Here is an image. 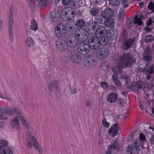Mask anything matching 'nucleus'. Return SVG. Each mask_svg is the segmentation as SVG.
<instances>
[{
	"instance_id": "nucleus-6",
	"label": "nucleus",
	"mask_w": 154,
	"mask_h": 154,
	"mask_svg": "<svg viewBox=\"0 0 154 154\" xmlns=\"http://www.w3.org/2000/svg\"><path fill=\"white\" fill-rule=\"evenodd\" d=\"M120 78L121 79L125 80L126 82L125 85L126 87L132 90H139L144 88H146L148 85L147 83L144 85L143 82L140 81L131 83L129 78L125 75H122Z\"/></svg>"
},
{
	"instance_id": "nucleus-23",
	"label": "nucleus",
	"mask_w": 154,
	"mask_h": 154,
	"mask_svg": "<svg viewBox=\"0 0 154 154\" xmlns=\"http://www.w3.org/2000/svg\"><path fill=\"white\" fill-rule=\"evenodd\" d=\"M143 72L147 76V79H149L151 78V74L153 72V66L152 65L150 67L147 68L145 67L143 70Z\"/></svg>"
},
{
	"instance_id": "nucleus-44",
	"label": "nucleus",
	"mask_w": 154,
	"mask_h": 154,
	"mask_svg": "<svg viewBox=\"0 0 154 154\" xmlns=\"http://www.w3.org/2000/svg\"><path fill=\"white\" fill-rule=\"evenodd\" d=\"M0 98L6 100H8L10 99L9 96L5 94H2L0 93Z\"/></svg>"
},
{
	"instance_id": "nucleus-29",
	"label": "nucleus",
	"mask_w": 154,
	"mask_h": 154,
	"mask_svg": "<svg viewBox=\"0 0 154 154\" xmlns=\"http://www.w3.org/2000/svg\"><path fill=\"white\" fill-rule=\"evenodd\" d=\"M26 44L28 46L31 47L33 46L35 42L32 38L29 36H28L25 40Z\"/></svg>"
},
{
	"instance_id": "nucleus-12",
	"label": "nucleus",
	"mask_w": 154,
	"mask_h": 154,
	"mask_svg": "<svg viewBox=\"0 0 154 154\" xmlns=\"http://www.w3.org/2000/svg\"><path fill=\"white\" fill-rule=\"evenodd\" d=\"M97 58L103 60L107 58L109 55V51L105 47H102L99 49L97 52Z\"/></svg>"
},
{
	"instance_id": "nucleus-46",
	"label": "nucleus",
	"mask_w": 154,
	"mask_h": 154,
	"mask_svg": "<svg viewBox=\"0 0 154 154\" xmlns=\"http://www.w3.org/2000/svg\"><path fill=\"white\" fill-rule=\"evenodd\" d=\"M145 29L146 32H149L152 30V28L151 26L147 25Z\"/></svg>"
},
{
	"instance_id": "nucleus-18",
	"label": "nucleus",
	"mask_w": 154,
	"mask_h": 154,
	"mask_svg": "<svg viewBox=\"0 0 154 154\" xmlns=\"http://www.w3.org/2000/svg\"><path fill=\"white\" fill-rule=\"evenodd\" d=\"M119 130V128L118 124L115 123L113 124L109 128L108 134L110 136L115 137L118 134V131Z\"/></svg>"
},
{
	"instance_id": "nucleus-55",
	"label": "nucleus",
	"mask_w": 154,
	"mask_h": 154,
	"mask_svg": "<svg viewBox=\"0 0 154 154\" xmlns=\"http://www.w3.org/2000/svg\"><path fill=\"white\" fill-rule=\"evenodd\" d=\"M72 93L74 94L76 92V90L75 89H73L72 91Z\"/></svg>"
},
{
	"instance_id": "nucleus-51",
	"label": "nucleus",
	"mask_w": 154,
	"mask_h": 154,
	"mask_svg": "<svg viewBox=\"0 0 154 154\" xmlns=\"http://www.w3.org/2000/svg\"><path fill=\"white\" fill-rule=\"evenodd\" d=\"M38 149V150L39 151V153L40 154H42V149L39 147V146L37 148Z\"/></svg>"
},
{
	"instance_id": "nucleus-24",
	"label": "nucleus",
	"mask_w": 154,
	"mask_h": 154,
	"mask_svg": "<svg viewBox=\"0 0 154 154\" xmlns=\"http://www.w3.org/2000/svg\"><path fill=\"white\" fill-rule=\"evenodd\" d=\"M62 3L63 5L65 6L70 5L75 8H78L79 7V4L77 2L72 1V0H62Z\"/></svg>"
},
{
	"instance_id": "nucleus-30",
	"label": "nucleus",
	"mask_w": 154,
	"mask_h": 154,
	"mask_svg": "<svg viewBox=\"0 0 154 154\" xmlns=\"http://www.w3.org/2000/svg\"><path fill=\"white\" fill-rule=\"evenodd\" d=\"M30 28L32 30L35 31H36L38 28L37 23L34 20H33L31 21Z\"/></svg>"
},
{
	"instance_id": "nucleus-34",
	"label": "nucleus",
	"mask_w": 154,
	"mask_h": 154,
	"mask_svg": "<svg viewBox=\"0 0 154 154\" xmlns=\"http://www.w3.org/2000/svg\"><path fill=\"white\" fill-rule=\"evenodd\" d=\"M124 12L122 9H121L119 11L118 15V20L119 21H122L124 19Z\"/></svg>"
},
{
	"instance_id": "nucleus-40",
	"label": "nucleus",
	"mask_w": 154,
	"mask_h": 154,
	"mask_svg": "<svg viewBox=\"0 0 154 154\" xmlns=\"http://www.w3.org/2000/svg\"><path fill=\"white\" fill-rule=\"evenodd\" d=\"M144 59L146 61H149L152 58V57L149 54H147L146 53V50L144 51V54L143 56Z\"/></svg>"
},
{
	"instance_id": "nucleus-42",
	"label": "nucleus",
	"mask_w": 154,
	"mask_h": 154,
	"mask_svg": "<svg viewBox=\"0 0 154 154\" xmlns=\"http://www.w3.org/2000/svg\"><path fill=\"white\" fill-rule=\"evenodd\" d=\"M149 9L151 10L152 12H154V4L152 1L149 3L148 5Z\"/></svg>"
},
{
	"instance_id": "nucleus-20",
	"label": "nucleus",
	"mask_w": 154,
	"mask_h": 154,
	"mask_svg": "<svg viewBox=\"0 0 154 154\" xmlns=\"http://www.w3.org/2000/svg\"><path fill=\"white\" fill-rule=\"evenodd\" d=\"M101 15L103 19L111 18L113 15V12L111 9L107 8L101 12Z\"/></svg>"
},
{
	"instance_id": "nucleus-13",
	"label": "nucleus",
	"mask_w": 154,
	"mask_h": 154,
	"mask_svg": "<svg viewBox=\"0 0 154 154\" xmlns=\"http://www.w3.org/2000/svg\"><path fill=\"white\" fill-rule=\"evenodd\" d=\"M12 147L8 145L7 141L2 140L0 141V153L6 154V152H8L10 150L12 151Z\"/></svg>"
},
{
	"instance_id": "nucleus-27",
	"label": "nucleus",
	"mask_w": 154,
	"mask_h": 154,
	"mask_svg": "<svg viewBox=\"0 0 154 154\" xmlns=\"http://www.w3.org/2000/svg\"><path fill=\"white\" fill-rule=\"evenodd\" d=\"M72 22L74 23L73 21H71ZM74 23H73V26H72V27H73L74 28H75V29L74 30V31H73V32H74L76 30L75 28L74 27V26H77V27H82L84 26L85 24V22L82 19H80L78 20L76 22V23H75V24L74 25Z\"/></svg>"
},
{
	"instance_id": "nucleus-11",
	"label": "nucleus",
	"mask_w": 154,
	"mask_h": 154,
	"mask_svg": "<svg viewBox=\"0 0 154 154\" xmlns=\"http://www.w3.org/2000/svg\"><path fill=\"white\" fill-rule=\"evenodd\" d=\"M27 140V145L29 147L32 148L34 146L37 148L39 146V143L36 138L31 136L27 131L26 134Z\"/></svg>"
},
{
	"instance_id": "nucleus-5",
	"label": "nucleus",
	"mask_w": 154,
	"mask_h": 154,
	"mask_svg": "<svg viewBox=\"0 0 154 154\" xmlns=\"http://www.w3.org/2000/svg\"><path fill=\"white\" fill-rule=\"evenodd\" d=\"M0 111L4 115H12L15 112L22 124L26 128L28 129L29 128L28 124L27 123L21 112L17 107H14V108L9 107H4L0 109Z\"/></svg>"
},
{
	"instance_id": "nucleus-54",
	"label": "nucleus",
	"mask_w": 154,
	"mask_h": 154,
	"mask_svg": "<svg viewBox=\"0 0 154 154\" xmlns=\"http://www.w3.org/2000/svg\"><path fill=\"white\" fill-rule=\"evenodd\" d=\"M139 5L140 7H143L144 5V3L142 2H141L139 3Z\"/></svg>"
},
{
	"instance_id": "nucleus-9",
	"label": "nucleus",
	"mask_w": 154,
	"mask_h": 154,
	"mask_svg": "<svg viewBox=\"0 0 154 154\" xmlns=\"http://www.w3.org/2000/svg\"><path fill=\"white\" fill-rule=\"evenodd\" d=\"M82 40L78 45L77 50L80 54L86 55L89 53L90 48L88 45L87 39Z\"/></svg>"
},
{
	"instance_id": "nucleus-14",
	"label": "nucleus",
	"mask_w": 154,
	"mask_h": 154,
	"mask_svg": "<svg viewBox=\"0 0 154 154\" xmlns=\"http://www.w3.org/2000/svg\"><path fill=\"white\" fill-rule=\"evenodd\" d=\"M83 63L85 66L88 68L93 67L96 64V62L94 58L89 55L85 57Z\"/></svg>"
},
{
	"instance_id": "nucleus-52",
	"label": "nucleus",
	"mask_w": 154,
	"mask_h": 154,
	"mask_svg": "<svg viewBox=\"0 0 154 154\" xmlns=\"http://www.w3.org/2000/svg\"><path fill=\"white\" fill-rule=\"evenodd\" d=\"M7 119V117L5 118L2 114H0V120Z\"/></svg>"
},
{
	"instance_id": "nucleus-49",
	"label": "nucleus",
	"mask_w": 154,
	"mask_h": 154,
	"mask_svg": "<svg viewBox=\"0 0 154 154\" xmlns=\"http://www.w3.org/2000/svg\"><path fill=\"white\" fill-rule=\"evenodd\" d=\"M3 21L2 20H0V30H2L3 27Z\"/></svg>"
},
{
	"instance_id": "nucleus-8",
	"label": "nucleus",
	"mask_w": 154,
	"mask_h": 154,
	"mask_svg": "<svg viewBox=\"0 0 154 154\" xmlns=\"http://www.w3.org/2000/svg\"><path fill=\"white\" fill-rule=\"evenodd\" d=\"M61 18L64 20L72 19L75 15L74 9L70 7H65L63 9L61 12Z\"/></svg>"
},
{
	"instance_id": "nucleus-50",
	"label": "nucleus",
	"mask_w": 154,
	"mask_h": 154,
	"mask_svg": "<svg viewBox=\"0 0 154 154\" xmlns=\"http://www.w3.org/2000/svg\"><path fill=\"white\" fill-rule=\"evenodd\" d=\"M5 123L4 122H0V128H2L4 126Z\"/></svg>"
},
{
	"instance_id": "nucleus-47",
	"label": "nucleus",
	"mask_w": 154,
	"mask_h": 154,
	"mask_svg": "<svg viewBox=\"0 0 154 154\" xmlns=\"http://www.w3.org/2000/svg\"><path fill=\"white\" fill-rule=\"evenodd\" d=\"M152 20L151 18H150L148 20V21L147 23V25L151 26L152 23Z\"/></svg>"
},
{
	"instance_id": "nucleus-25",
	"label": "nucleus",
	"mask_w": 154,
	"mask_h": 154,
	"mask_svg": "<svg viewBox=\"0 0 154 154\" xmlns=\"http://www.w3.org/2000/svg\"><path fill=\"white\" fill-rule=\"evenodd\" d=\"M118 95L116 93H112L109 94L107 96V100L110 103H113L116 102L117 98Z\"/></svg>"
},
{
	"instance_id": "nucleus-57",
	"label": "nucleus",
	"mask_w": 154,
	"mask_h": 154,
	"mask_svg": "<svg viewBox=\"0 0 154 154\" xmlns=\"http://www.w3.org/2000/svg\"><path fill=\"white\" fill-rule=\"evenodd\" d=\"M139 106L141 109H143V107L141 106V104L140 103H139Z\"/></svg>"
},
{
	"instance_id": "nucleus-1",
	"label": "nucleus",
	"mask_w": 154,
	"mask_h": 154,
	"mask_svg": "<svg viewBox=\"0 0 154 154\" xmlns=\"http://www.w3.org/2000/svg\"><path fill=\"white\" fill-rule=\"evenodd\" d=\"M89 37L87 31L85 29H80L76 31L75 34H72L68 35L66 38V43L61 39H59L56 43L57 48L59 51H64L68 47H74L82 39H88Z\"/></svg>"
},
{
	"instance_id": "nucleus-53",
	"label": "nucleus",
	"mask_w": 154,
	"mask_h": 154,
	"mask_svg": "<svg viewBox=\"0 0 154 154\" xmlns=\"http://www.w3.org/2000/svg\"><path fill=\"white\" fill-rule=\"evenodd\" d=\"M6 154H13L12 151L10 150L8 152H6ZM0 154H5V153H0Z\"/></svg>"
},
{
	"instance_id": "nucleus-17",
	"label": "nucleus",
	"mask_w": 154,
	"mask_h": 154,
	"mask_svg": "<svg viewBox=\"0 0 154 154\" xmlns=\"http://www.w3.org/2000/svg\"><path fill=\"white\" fill-rule=\"evenodd\" d=\"M118 143L117 142V139L113 140L111 144L109 145L107 149L106 154H111L112 151H114L116 149V151H118Z\"/></svg>"
},
{
	"instance_id": "nucleus-56",
	"label": "nucleus",
	"mask_w": 154,
	"mask_h": 154,
	"mask_svg": "<svg viewBox=\"0 0 154 154\" xmlns=\"http://www.w3.org/2000/svg\"><path fill=\"white\" fill-rule=\"evenodd\" d=\"M149 128L152 129L153 131H154V128L153 127L150 126L149 127Z\"/></svg>"
},
{
	"instance_id": "nucleus-38",
	"label": "nucleus",
	"mask_w": 154,
	"mask_h": 154,
	"mask_svg": "<svg viewBox=\"0 0 154 154\" xmlns=\"http://www.w3.org/2000/svg\"><path fill=\"white\" fill-rule=\"evenodd\" d=\"M134 22L135 24H137L139 26H141L142 25L143 23L140 19L138 18L137 16L135 17Z\"/></svg>"
},
{
	"instance_id": "nucleus-21",
	"label": "nucleus",
	"mask_w": 154,
	"mask_h": 154,
	"mask_svg": "<svg viewBox=\"0 0 154 154\" xmlns=\"http://www.w3.org/2000/svg\"><path fill=\"white\" fill-rule=\"evenodd\" d=\"M50 19L52 22L54 23L59 22L60 20L61 14L57 12H52L50 13Z\"/></svg>"
},
{
	"instance_id": "nucleus-36",
	"label": "nucleus",
	"mask_w": 154,
	"mask_h": 154,
	"mask_svg": "<svg viewBox=\"0 0 154 154\" xmlns=\"http://www.w3.org/2000/svg\"><path fill=\"white\" fill-rule=\"evenodd\" d=\"M109 4L112 6H117L120 3V0H109Z\"/></svg>"
},
{
	"instance_id": "nucleus-58",
	"label": "nucleus",
	"mask_w": 154,
	"mask_h": 154,
	"mask_svg": "<svg viewBox=\"0 0 154 154\" xmlns=\"http://www.w3.org/2000/svg\"><path fill=\"white\" fill-rule=\"evenodd\" d=\"M32 0H31V1L29 2L30 4H32Z\"/></svg>"
},
{
	"instance_id": "nucleus-7",
	"label": "nucleus",
	"mask_w": 154,
	"mask_h": 154,
	"mask_svg": "<svg viewBox=\"0 0 154 154\" xmlns=\"http://www.w3.org/2000/svg\"><path fill=\"white\" fill-rule=\"evenodd\" d=\"M132 136H129L126 140V141L130 144H131L132 147L134 149L132 148L130 145H128L126 148V151L127 154H137L140 150L141 149H138V146L137 145V141L134 142L132 141Z\"/></svg>"
},
{
	"instance_id": "nucleus-28",
	"label": "nucleus",
	"mask_w": 154,
	"mask_h": 154,
	"mask_svg": "<svg viewBox=\"0 0 154 154\" xmlns=\"http://www.w3.org/2000/svg\"><path fill=\"white\" fill-rule=\"evenodd\" d=\"M58 82L57 81L55 80L52 82L49 85V89L53 91H56L58 86Z\"/></svg>"
},
{
	"instance_id": "nucleus-16",
	"label": "nucleus",
	"mask_w": 154,
	"mask_h": 154,
	"mask_svg": "<svg viewBox=\"0 0 154 154\" xmlns=\"http://www.w3.org/2000/svg\"><path fill=\"white\" fill-rule=\"evenodd\" d=\"M139 140L134 139L132 136V141L134 142L136 141H137V145L138 146V149H143L144 143L146 140L145 136L143 134L141 133L139 136Z\"/></svg>"
},
{
	"instance_id": "nucleus-10",
	"label": "nucleus",
	"mask_w": 154,
	"mask_h": 154,
	"mask_svg": "<svg viewBox=\"0 0 154 154\" xmlns=\"http://www.w3.org/2000/svg\"><path fill=\"white\" fill-rule=\"evenodd\" d=\"M106 19V20L104 22V20L102 18L98 19L97 21H95V25L94 26H93V30H96L98 27L99 25V24H101L103 23H104L105 26L107 28L111 27L113 26L114 22L113 19L111 18H107Z\"/></svg>"
},
{
	"instance_id": "nucleus-15",
	"label": "nucleus",
	"mask_w": 154,
	"mask_h": 154,
	"mask_svg": "<svg viewBox=\"0 0 154 154\" xmlns=\"http://www.w3.org/2000/svg\"><path fill=\"white\" fill-rule=\"evenodd\" d=\"M13 19L12 13H10L8 21V31L10 35L11 41L12 42L13 41L14 36L13 31Z\"/></svg>"
},
{
	"instance_id": "nucleus-26",
	"label": "nucleus",
	"mask_w": 154,
	"mask_h": 154,
	"mask_svg": "<svg viewBox=\"0 0 154 154\" xmlns=\"http://www.w3.org/2000/svg\"><path fill=\"white\" fill-rule=\"evenodd\" d=\"M10 124L11 126L13 128L17 131L20 129L19 122L18 119L17 117H14L13 119L11 120Z\"/></svg>"
},
{
	"instance_id": "nucleus-60",
	"label": "nucleus",
	"mask_w": 154,
	"mask_h": 154,
	"mask_svg": "<svg viewBox=\"0 0 154 154\" xmlns=\"http://www.w3.org/2000/svg\"><path fill=\"white\" fill-rule=\"evenodd\" d=\"M33 3L34 4H35L34 2H33Z\"/></svg>"
},
{
	"instance_id": "nucleus-35",
	"label": "nucleus",
	"mask_w": 154,
	"mask_h": 154,
	"mask_svg": "<svg viewBox=\"0 0 154 154\" xmlns=\"http://www.w3.org/2000/svg\"><path fill=\"white\" fill-rule=\"evenodd\" d=\"M109 140L108 138H103L101 137L100 138L98 143V145L99 146H101L103 145L106 140Z\"/></svg>"
},
{
	"instance_id": "nucleus-4",
	"label": "nucleus",
	"mask_w": 154,
	"mask_h": 154,
	"mask_svg": "<svg viewBox=\"0 0 154 154\" xmlns=\"http://www.w3.org/2000/svg\"><path fill=\"white\" fill-rule=\"evenodd\" d=\"M73 23L69 21L66 24L63 23H60L58 24L55 27L54 32L56 36L58 37H62L66 35L67 31L72 32L74 31L75 28L72 26Z\"/></svg>"
},
{
	"instance_id": "nucleus-41",
	"label": "nucleus",
	"mask_w": 154,
	"mask_h": 154,
	"mask_svg": "<svg viewBox=\"0 0 154 154\" xmlns=\"http://www.w3.org/2000/svg\"><path fill=\"white\" fill-rule=\"evenodd\" d=\"M154 39L153 36L151 35H148L145 37V40L147 42H151Z\"/></svg>"
},
{
	"instance_id": "nucleus-37",
	"label": "nucleus",
	"mask_w": 154,
	"mask_h": 154,
	"mask_svg": "<svg viewBox=\"0 0 154 154\" xmlns=\"http://www.w3.org/2000/svg\"><path fill=\"white\" fill-rule=\"evenodd\" d=\"M99 12V10L96 8H92L91 10V14L93 16L97 15Z\"/></svg>"
},
{
	"instance_id": "nucleus-48",
	"label": "nucleus",
	"mask_w": 154,
	"mask_h": 154,
	"mask_svg": "<svg viewBox=\"0 0 154 154\" xmlns=\"http://www.w3.org/2000/svg\"><path fill=\"white\" fill-rule=\"evenodd\" d=\"M150 141L151 144L154 145V134L151 138Z\"/></svg>"
},
{
	"instance_id": "nucleus-2",
	"label": "nucleus",
	"mask_w": 154,
	"mask_h": 154,
	"mask_svg": "<svg viewBox=\"0 0 154 154\" xmlns=\"http://www.w3.org/2000/svg\"><path fill=\"white\" fill-rule=\"evenodd\" d=\"M135 62L134 58L131 57L128 54H124L117 60V65L113 66L112 70L115 74L113 75L112 79L114 83L118 86L121 85L120 82L118 80V75L121 74L124 64L125 67L131 66Z\"/></svg>"
},
{
	"instance_id": "nucleus-39",
	"label": "nucleus",
	"mask_w": 154,
	"mask_h": 154,
	"mask_svg": "<svg viewBox=\"0 0 154 154\" xmlns=\"http://www.w3.org/2000/svg\"><path fill=\"white\" fill-rule=\"evenodd\" d=\"M103 125L106 128H108L110 126V123L106 119H104L102 122Z\"/></svg>"
},
{
	"instance_id": "nucleus-33",
	"label": "nucleus",
	"mask_w": 154,
	"mask_h": 154,
	"mask_svg": "<svg viewBox=\"0 0 154 154\" xmlns=\"http://www.w3.org/2000/svg\"><path fill=\"white\" fill-rule=\"evenodd\" d=\"M109 33L110 38L112 39L116 38L117 35V30L114 29L111 30Z\"/></svg>"
},
{
	"instance_id": "nucleus-43",
	"label": "nucleus",
	"mask_w": 154,
	"mask_h": 154,
	"mask_svg": "<svg viewBox=\"0 0 154 154\" xmlns=\"http://www.w3.org/2000/svg\"><path fill=\"white\" fill-rule=\"evenodd\" d=\"M121 4L123 6L124 8H126L129 6V4L128 3L127 0H122Z\"/></svg>"
},
{
	"instance_id": "nucleus-3",
	"label": "nucleus",
	"mask_w": 154,
	"mask_h": 154,
	"mask_svg": "<svg viewBox=\"0 0 154 154\" xmlns=\"http://www.w3.org/2000/svg\"><path fill=\"white\" fill-rule=\"evenodd\" d=\"M94 30L96 36L90 38L88 43L89 47L93 50L98 48L100 44L105 46L108 42L107 33L105 28L101 26Z\"/></svg>"
},
{
	"instance_id": "nucleus-59",
	"label": "nucleus",
	"mask_w": 154,
	"mask_h": 154,
	"mask_svg": "<svg viewBox=\"0 0 154 154\" xmlns=\"http://www.w3.org/2000/svg\"><path fill=\"white\" fill-rule=\"evenodd\" d=\"M138 1H141V0H137Z\"/></svg>"
},
{
	"instance_id": "nucleus-19",
	"label": "nucleus",
	"mask_w": 154,
	"mask_h": 154,
	"mask_svg": "<svg viewBox=\"0 0 154 154\" xmlns=\"http://www.w3.org/2000/svg\"><path fill=\"white\" fill-rule=\"evenodd\" d=\"M69 57L71 61L75 64H79L82 61V58L75 51L71 52L69 55Z\"/></svg>"
},
{
	"instance_id": "nucleus-45",
	"label": "nucleus",
	"mask_w": 154,
	"mask_h": 154,
	"mask_svg": "<svg viewBox=\"0 0 154 154\" xmlns=\"http://www.w3.org/2000/svg\"><path fill=\"white\" fill-rule=\"evenodd\" d=\"M100 84L101 87L104 89H107L109 86L108 84L105 82H101Z\"/></svg>"
},
{
	"instance_id": "nucleus-31",
	"label": "nucleus",
	"mask_w": 154,
	"mask_h": 154,
	"mask_svg": "<svg viewBox=\"0 0 154 154\" xmlns=\"http://www.w3.org/2000/svg\"><path fill=\"white\" fill-rule=\"evenodd\" d=\"M109 67V63L107 62L103 61L100 64V68L103 70H106Z\"/></svg>"
},
{
	"instance_id": "nucleus-32",
	"label": "nucleus",
	"mask_w": 154,
	"mask_h": 154,
	"mask_svg": "<svg viewBox=\"0 0 154 154\" xmlns=\"http://www.w3.org/2000/svg\"><path fill=\"white\" fill-rule=\"evenodd\" d=\"M37 1L38 2V6L41 7L46 6L48 3V0H37Z\"/></svg>"
},
{
	"instance_id": "nucleus-22",
	"label": "nucleus",
	"mask_w": 154,
	"mask_h": 154,
	"mask_svg": "<svg viewBox=\"0 0 154 154\" xmlns=\"http://www.w3.org/2000/svg\"><path fill=\"white\" fill-rule=\"evenodd\" d=\"M134 40V38H130L125 40V43L122 45V48L124 49H127L131 47L133 45Z\"/></svg>"
}]
</instances>
